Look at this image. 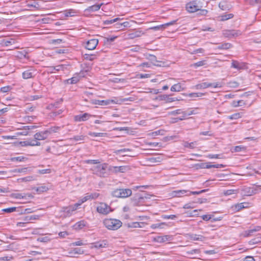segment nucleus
Returning <instances> with one entry per match:
<instances>
[{
    "mask_svg": "<svg viewBox=\"0 0 261 261\" xmlns=\"http://www.w3.org/2000/svg\"><path fill=\"white\" fill-rule=\"evenodd\" d=\"M89 199H91V194H87L85 197L79 200L77 203H80L81 205L82 203Z\"/></svg>",
    "mask_w": 261,
    "mask_h": 261,
    "instance_id": "72a5a7b5",
    "label": "nucleus"
},
{
    "mask_svg": "<svg viewBox=\"0 0 261 261\" xmlns=\"http://www.w3.org/2000/svg\"><path fill=\"white\" fill-rule=\"evenodd\" d=\"M73 252L75 254H83L84 251L81 248H76L73 249Z\"/></svg>",
    "mask_w": 261,
    "mask_h": 261,
    "instance_id": "bf43d9fd",
    "label": "nucleus"
},
{
    "mask_svg": "<svg viewBox=\"0 0 261 261\" xmlns=\"http://www.w3.org/2000/svg\"><path fill=\"white\" fill-rule=\"evenodd\" d=\"M245 105V103L243 102L242 100H240L238 101H233L232 102V106L234 107H237L239 106H242Z\"/></svg>",
    "mask_w": 261,
    "mask_h": 261,
    "instance_id": "58836bf2",
    "label": "nucleus"
},
{
    "mask_svg": "<svg viewBox=\"0 0 261 261\" xmlns=\"http://www.w3.org/2000/svg\"><path fill=\"white\" fill-rule=\"evenodd\" d=\"M206 64L205 61H200L199 62H197L193 64V66L194 67H199L202 66Z\"/></svg>",
    "mask_w": 261,
    "mask_h": 261,
    "instance_id": "4d7b16f0",
    "label": "nucleus"
},
{
    "mask_svg": "<svg viewBox=\"0 0 261 261\" xmlns=\"http://www.w3.org/2000/svg\"><path fill=\"white\" fill-rule=\"evenodd\" d=\"M26 6L29 8H33L38 10L40 8V6L38 2L35 0H28L25 2Z\"/></svg>",
    "mask_w": 261,
    "mask_h": 261,
    "instance_id": "dca6fc26",
    "label": "nucleus"
},
{
    "mask_svg": "<svg viewBox=\"0 0 261 261\" xmlns=\"http://www.w3.org/2000/svg\"><path fill=\"white\" fill-rule=\"evenodd\" d=\"M98 40L96 39H92L87 42L86 47L89 50H93L97 46Z\"/></svg>",
    "mask_w": 261,
    "mask_h": 261,
    "instance_id": "ddd939ff",
    "label": "nucleus"
},
{
    "mask_svg": "<svg viewBox=\"0 0 261 261\" xmlns=\"http://www.w3.org/2000/svg\"><path fill=\"white\" fill-rule=\"evenodd\" d=\"M85 136L83 135L75 136L72 138L70 139V141H81L85 139Z\"/></svg>",
    "mask_w": 261,
    "mask_h": 261,
    "instance_id": "c9c22d12",
    "label": "nucleus"
},
{
    "mask_svg": "<svg viewBox=\"0 0 261 261\" xmlns=\"http://www.w3.org/2000/svg\"><path fill=\"white\" fill-rule=\"evenodd\" d=\"M80 206V204L77 202L74 205H70L68 207H63L61 211V213H62L61 216L67 217L71 216L73 212L76 210Z\"/></svg>",
    "mask_w": 261,
    "mask_h": 261,
    "instance_id": "39448f33",
    "label": "nucleus"
},
{
    "mask_svg": "<svg viewBox=\"0 0 261 261\" xmlns=\"http://www.w3.org/2000/svg\"><path fill=\"white\" fill-rule=\"evenodd\" d=\"M164 225H167V224L165 222H162L158 224H153L150 226V227L152 229H156L158 228H163V226Z\"/></svg>",
    "mask_w": 261,
    "mask_h": 261,
    "instance_id": "4c0bfd02",
    "label": "nucleus"
},
{
    "mask_svg": "<svg viewBox=\"0 0 261 261\" xmlns=\"http://www.w3.org/2000/svg\"><path fill=\"white\" fill-rule=\"evenodd\" d=\"M19 144L21 146H40L41 145L40 142H37V141L35 140L34 138L29 139L23 141H21L20 142Z\"/></svg>",
    "mask_w": 261,
    "mask_h": 261,
    "instance_id": "1a4fd4ad",
    "label": "nucleus"
},
{
    "mask_svg": "<svg viewBox=\"0 0 261 261\" xmlns=\"http://www.w3.org/2000/svg\"><path fill=\"white\" fill-rule=\"evenodd\" d=\"M66 68V67L65 65L61 64L55 66L54 69H55L56 71H58L60 70H64Z\"/></svg>",
    "mask_w": 261,
    "mask_h": 261,
    "instance_id": "8fccbe9b",
    "label": "nucleus"
},
{
    "mask_svg": "<svg viewBox=\"0 0 261 261\" xmlns=\"http://www.w3.org/2000/svg\"><path fill=\"white\" fill-rule=\"evenodd\" d=\"M260 228H260V226H256L254 229H251L250 230H247V231H245L244 235L246 237L250 236L252 234V233H253L254 232H256V231H259L260 229Z\"/></svg>",
    "mask_w": 261,
    "mask_h": 261,
    "instance_id": "c85d7f7f",
    "label": "nucleus"
},
{
    "mask_svg": "<svg viewBox=\"0 0 261 261\" xmlns=\"http://www.w3.org/2000/svg\"><path fill=\"white\" fill-rule=\"evenodd\" d=\"M16 208L15 207H12L5 208L3 211L5 212L10 213L15 212L16 211Z\"/></svg>",
    "mask_w": 261,
    "mask_h": 261,
    "instance_id": "680f3d73",
    "label": "nucleus"
},
{
    "mask_svg": "<svg viewBox=\"0 0 261 261\" xmlns=\"http://www.w3.org/2000/svg\"><path fill=\"white\" fill-rule=\"evenodd\" d=\"M144 33L140 30H136L132 33L128 34L127 38L128 39H134L135 38H138L141 37L142 35H143Z\"/></svg>",
    "mask_w": 261,
    "mask_h": 261,
    "instance_id": "6ab92c4d",
    "label": "nucleus"
},
{
    "mask_svg": "<svg viewBox=\"0 0 261 261\" xmlns=\"http://www.w3.org/2000/svg\"><path fill=\"white\" fill-rule=\"evenodd\" d=\"M109 170L114 172L115 173H124L128 170H129V168L127 166H110L109 167Z\"/></svg>",
    "mask_w": 261,
    "mask_h": 261,
    "instance_id": "6e6552de",
    "label": "nucleus"
},
{
    "mask_svg": "<svg viewBox=\"0 0 261 261\" xmlns=\"http://www.w3.org/2000/svg\"><path fill=\"white\" fill-rule=\"evenodd\" d=\"M224 166L222 164H215V165H210L207 164L206 165V168L207 169L211 168H221L223 167Z\"/></svg>",
    "mask_w": 261,
    "mask_h": 261,
    "instance_id": "a18cd8bd",
    "label": "nucleus"
},
{
    "mask_svg": "<svg viewBox=\"0 0 261 261\" xmlns=\"http://www.w3.org/2000/svg\"><path fill=\"white\" fill-rule=\"evenodd\" d=\"M89 199H91V194H87L85 197L79 200L77 203H80L81 205L82 203Z\"/></svg>",
    "mask_w": 261,
    "mask_h": 261,
    "instance_id": "f704fd0d",
    "label": "nucleus"
},
{
    "mask_svg": "<svg viewBox=\"0 0 261 261\" xmlns=\"http://www.w3.org/2000/svg\"><path fill=\"white\" fill-rule=\"evenodd\" d=\"M177 216L175 215H163L162 216V218L164 219H172L173 220L175 218H176Z\"/></svg>",
    "mask_w": 261,
    "mask_h": 261,
    "instance_id": "13d9d810",
    "label": "nucleus"
},
{
    "mask_svg": "<svg viewBox=\"0 0 261 261\" xmlns=\"http://www.w3.org/2000/svg\"><path fill=\"white\" fill-rule=\"evenodd\" d=\"M132 194V191L129 189H118L112 193L114 197L118 198H126L130 196Z\"/></svg>",
    "mask_w": 261,
    "mask_h": 261,
    "instance_id": "20e7f679",
    "label": "nucleus"
},
{
    "mask_svg": "<svg viewBox=\"0 0 261 261\" xmlns=\"http://www.w3.org/2000/svg\"><path fill=\"white\" fill-rule=\"evenodd\" d=\"M59 129V127H51L47 130L37 133L34 135V138L37 142L46 139L49 135L55 133Z\"/></svg>",
    "mask_w": 261,
    "mask_h": 261,
    "instance_id": "7ed1b4c3",
    "label": "nucleus"
},
{
    "mask_svg": "<svg viewBox=\"0 0 261 261\" xmlns=\"http://www.w3.org/2000/svg\"><path fill=\"white\" fill-rule=\"evenodd\" d=\"M212 86L214 88H221L224 85L223 82H217L215 83H212Z\"/></svg>",
    "mask_w": 261,
    "mask_h": 261,
    "instance_id": "864d4df0",
    "label": "nucleus"
},
{
    "mask_svg": "<svg viewBox=\"0 0 261 261\" xmlns=\"http://www.w3.org/2000/svg\"><path fill=\"white\" fill-rule=\"evenodd\" d=\"M231 47V44L229 43H225L219 46L218 48L220 49H227L230 48Z\"/></svg>",
    "mask_w": 261,
    "mask_h": 261,
    "instance_id": "ea45409f",
    "label": "nucleus"
},
{
    "mask_svg": "<svg viewBox=\"0 0 261 261\" xmlns=\"http://www.w3.org/2000/svg\"><path fill=\"white\" fill-rule=\"evenodd\" d=\"M184 90L180 83L173 85L170 88V90L172 92H180Z\"/></svg>",
    "mask_w": 261,
    "mask_h": 261,
    "instance_id": "a878e982",
    "label": "nucleus"
},
{
    "mask_svg": "<svg viewBox=\"0 0 261 261\" xmlns=\"http://www.w3.org/2000/svg\"><path fill=\"white\" fill-rule=\"evenodd\" d=\"M260 241L258 238H255L249 241V243L250 245H254L257 244L258 242H259Z\"/></svg>",
    "mask_w": 261,
    "mask_h": 261,
    "instance_id": "774afa93",
    "label": "nucleus"
},
{
    "mask_svg": "<svg viewBox=\"0 0 261 261\" xmlns=\"http://www.w3.org/2000/svg\"><path fill=\"white\" fill-rule=\"evenodd\" d=\"M212 83L204 82L196 85L195 86V88L197 90L204 89L212 87Z\"/></svg>",
    "mask_w": 261,
    "mask_h": 261,
    "instance_id": "4be33fe9",
    "label": "nucleus"
},
{
    "mask_svg": "<svg viewBox=\"0 0 261 261\" xmlns=\"http://www.w3.org/2000/svg\"><path fill=\"white\" fill-rule=\"evenodd\" d=\"M231 67L237 69V70H241L246 68L245 63L239 62L237 61L233 60L231 63Z\"/></svg>",
    "mask_w": 261,
    "mask_h": 261,
    "instance_id": "f3484780",
    "label": "nucleus"
},
{
    "mask_svg": "<svg viewBox=\"0 0 261 261\" xmlns=\"http://www.w3.org/2000/svg\"><path fill=\"white\" fill-rule=\"evenodd\" d=\"M34 180V177L32 176H29L23 178H20L18 179L19 182H28Z\"/></svg>",
    "mask_w": 261,
    "mask_h": 261,
    "instance_id": "e433bc0d",
    "label": "nucleus"
},
{
    "mask_svg": "<svg viewBox=\"0 0 261 261\" xmlns=\"http://www.w3.org/2000/svg\"><path fill=\"white\" fill-rule=\"evenodd\" d=\"M197 112H196V110H191L188 112L184 111L182 112L183 116L181 117L178 118L179 120H182L185 119V117L188 116H190L193 114H197Z\"/></svg>",
    "mask_w": 261,
    "mask_h": 261,
    "instance_id": "412c9836",
    "label": "nucleus"
},
{
    "mask_svg": "<svg viewBox=\"0 0 261 261\" xmlns=\"http://www.w3.org/2000/svg\"><path fill=\"white\" fill-rule=\"evenodd\" d=\"M233 14H231V13H229V14H225L222 15L220 16L219 17V18H220V21H225V20H227L230 18H233Z\"/></svg>",
    "mask_w": 261,
    "mask_h": 261,
    "instance_id": "7c9ffc66",
    "label": "nucleus"
},
{
    "mask_svg": "<svg viewBox=\"0 0 261 261\" xmlns=\"http://www.w3.org/2000/svg\"><path fill=\"white\" fill-rule=\"evenodd\" d=\"M93 103L95 105H98L100 106H107L109 105L111 103H117V102H116L113 99H108V100H95Z\"/></svg>",
    "mask_w": 261,
    "mask_h": 261,
    "instance_id": "2eb2a0df",
    "label": "nucleus"
},
{
    "mask_svg": "<svg viewBox=\"0 0 261 261\" xmlns=\"http://www.w3.org/2000/svg\"><path fill=\"white\" fill-rule=\"evenodd\" d=\"M223 34L225 37L232 38L241 35V32L239 30H226Z\"/></svg>",
    "mask_w": 261,
    "mask_h": 261,
    "instance_id": "9b49d317",
    "label": "nucleus"
},
{
    "mask_svg": "<svg viewBox=\"0 0 261 261\" xmlns=\"http://www.w3.org/2000/svg\"><path fill=\"white\" fill-rule=\"evenodd\" d=\"M34 73V71H33L32 69H29L25 70L22 73V77L24 79H28L31 78L33 77Z\"/></svg>",
    "mask_w": 261,
    "mask_h": 261,
    "instance_id": "5701e85b",
    "label": "nucleus"
},
{
    "mask_svg": "<svg viewBox=\"0 0 261 261\" xmlns=\"http://www.w3.org/2000/svg\"><path fill=\"white\" fill-rule=\"evenodd\" d=\"M85 244H84L82 241H78L75 242H73L71 244V245L75 246H82L84 245Z\"/></svg>",
    "mask_w": 261,
    "mask_h": 261,
    "instance_id": "69168bd1",
    "label": "nucleus"
},
{
    "mask_svg": "<svg viewBox=\"0 0 261 261\" xmlns=\"http://www.w3.org/2000/svg\"><path fill=\"white\" fill-rule=\"evenodd\" d=\"M241 117V115L240 113H235L233 115L229 116V118L230 119H237Z\"/></svg>",
    "mask_w": 261,
    "mask_h": 261,
    "instance_id": "052dcab7",
    "label": "nucleus"
},
{
    "mask_svg": "<svg viewBox=\"0 0 261 261\" xmlns=\"http://www.w3.org/2000/svg\"><path fill=\"white\" fill-rule=\"evenodd\" d=\"M103 5V3L98 5H94L90 6L86 9V11L88 12H92L94 11H98L100 9L101 6Z\"/></svg>",
    "mask_w": 261,
    "mask_h": 261,
    "instance_id": "393cba45",
    "label": "nucleus"
},
{
    "mask_svg": "<svg viewBox=\"0 0 261 261\" xmlns=\"http://www.w3.org/2000/svg\"><path fill=\"white\" fill-rule=\"evenodd\" d=\"M80 80L79 76H74L68 80V83L70 84H75Z\"/></svg>",
    "mask_w": 261,
    "mask_h": 261,
    "instance_id": "49530a36",
    "label": "nucleus"
},
{
    "mask_svg": "<svg viewBox=\"0 0 261 261\" xmlns=\"http://www.w3.org/2000/svg\"><path fill=\"white\" fill-rule=\"evenodd\" d=\"M149 29L157 31V30H164V29H165V28H164V27L163 24H161L160 25L151 27Z\"/></svg>",
    "mask_w": 261,
    "mask_h": 261,
    "instance_id": "6e6d98bb",
    "label": "nucleus"
},
{
    "mask_svg": "<svg viewBox=\"0 0 261 261\" xmlns=\"http://www.w3.org/2000/svg\"><path fill=\"white\" fill-rule=\"evenodd\" d=\"M15 43V41L14 39L11 38L10 39H4L2 41V45L3 46H8L14 44Z\"/></svg>",
    "mask_w": 261,
    "mask_h": 261,
    "instance_id": "cd10ccee",
    "label": "nucleus"
},
{
    "mask_svg": "<svg viewBox=\"0 0 261 261\" xmlns=\"http://www.w3.org/2000/svg\"><path fill=\"white\" fill-rule=\"evenodd\" d=\"M118 27H117V29L122 30L121 28L122 27H129V22L127 21L124 22L122 23L118 24Z\"/></svg>",
    "mask_w": 261,
    "mask_h": 261,
    "instance_id": "5fc2aeb1",
    "label": "nucleus"
},
{
    "mask_svg": "<svg viewBox=\"0 0 261 261\" xmlns=\"http://www.w3.org/2000/svg\"><path fill=\"white\" fill-rule=\"evenodd\" d=\"M88 135L93 136V137H103L105 136L106 134L101 133H94V132H89Z\"/></svg>",
    "mask_w": 261,
    "mask_h": 261,
    "instance_id": "79ce46f5",
    "label": "nucleus"
},
{
    "mask_svg": "<svg viewBox=\"0 0 261 261\" xmlns=\"http://www.w3.org/2000/svg\"><path fill=\"white\" fill-rule=\"evenodd\" d=\"M103 223L108 229L113 230L118 229L122 225L120 220L115 219H106L103 220Z\"/></svg>",
    "mask_w": 261,
    "mask_h": 261,
    "instance_id": "f257e3e1",
    "label": "nucleus"
},
{
    "mask_svg": "<svg viewBox=\"0 0 261 261\" xmlns=\"http://www.w3.org/2000/svg\"><path fill=\"white\" fill-rule=\"evenodd\" d=\"M204 93L199 92V93H192L189 94L191 97H200L204 95Z\"/></svg>",
    "mask_w": 261,
    "mask_h": 261,
    "instance_id": "3c124183",
    "label": "nucleus"
},
{
    "mask_svg": "<svg viewBox=\"0 0 261 261\" xmlns=\"http://www.w3.org/2000/svg\"><path fill=\"white\" fill-rule=\"evenodd\" d=\"M127 151H130V149L128 148H124L121 149H119L116 151H115L114 152L116 154L121 153H124Z\"/></svg>",
    "mask_w": 261,
    "mask_h": 261,
    "instance_id": "e2e57ef3",
    "label": "nucleus"
},
{
    "mask_svg": "<svg viewBox=\"0 0 261 261\" xmlns=\"http://www.w3.org/2000/svg\"><path fill=\"white\" fill-rule=\"evenodd\" d=\"M120 19V18L117 17V18H114L113 19H111V20H107L104 21V24H112L113 23H114V22L117 21L118 20H119Z\"/></svg>",
    "mask_w": 261,
    "mask_h": 261,
    "instance_id": "c03bdc74",
    "label": "nucleus"
},
{
    "mask_svg": "<svg viewBox=\"0 0 261 261\" xmlns=\"http://www.w3.org/2000/svg\"><path fill=\"white\" fill-rule=\"evenodd\" d=\"M186 8L189 12L194 13L199 10L201 6L197 1H193L187 3Z\"/></svg>",
    "mask_w": 261,
    "mask_h": 261,
    "instance_id": "423d86ee",
    "label": "nucleus"
},
{
    "mask_svg": "<svg viewBox=\"0 0 261 261\" xmlns=\"http://www.w3.org/2000/svg\"><path fill=\"white\" fill-rule=\"evenodd\" d=\"M23 221H24L23 222H18L17 223V225L18 226H22L24 224L28 223L30 221L29 216L25 217L24 218Z\"/></svg>",
    "mask_w": 261,
    "mask_h": 261,
    "instance_id": "a19ab883",
    "label": "nucleus"
},
{
    "mask_svg": "<svg viewBox=\"0 0 261 261\" xmlns=\"http://www.w3.org/2000/svg\"><path fill=\"white\" fill-rule=\"evenodd\" d=\"M247 204L246 203H241L236 204L234 206V208L235 210L239 211L244 208L247 207Z\"/></svg>",
    "mask_w": 261,
    "mask_h": 261,
    "instance_id": "473e14b6",
    "label": "nucleus"
},
{
    "mask_svg": "<svg viewBox=\"0 0 261 261\" xmlns=\"http://www.w3.org/2000/svg\"><path fill=\"white\" fill-rule=\"evenodd\" d=\"M158 99L161 101H165L167 103L172 102L178 100L177 98L170 97L169 95L164 94L159 96Z\"/></svg>",
    "mask_w": 261,
    "mask_h": 261,
    "instance_id": "4468645a",
    "label": "nucleus"
},
{
    "mask_svg": "<svg viewBox=\"0 0 261 261\" xmlns=\"http://www.w3.org/2000/svg\"><path fill=\"white\" fill-rule=\"evenodd\" d=\"M237 190H227L224 191V194L225 195H230L233 194L237 193Z\"/></svg>",
    "mask_w": 261,
    "mask_h": 261,
    "instance_id": "de8ad7c7",
    "label": "nucleus"
},
{
    "mask_svg": "<svg viewBox=\"0 0 261 261\" xmlns=\"http://www.w3.org/2000/svg\"><path fill=\"white\" fill-rule=\"evenodd\" d=\"M172 239V237L169 235H166L164 236H159L156 238V241L160 243L165 242L168 241H171Z\"/></svg>",
    "mask_w": 261,
    "mask_h": 261,
    "instance_id": "aec40b11",
    "label": "nucleus"
},
{
    "mask_svg": "<svg viewBox=\"0 0 261 261\" xmlns=\"http://www.w3.org/2000/svg\"><path fill=\"white\" fill-rule=\"evenodd\" d=\"M195 144V142L188 143V142H186L184 144V146L186 147L193 148H194Z\"/></svg>",
    "mask_w": 261,
    "mask_h": 261,
    "instance_id": "0e129e2a",
    "label": "nucleus"
},
{
    "mask_svg": "<svg viewBox=\"0 0 261 261\" xmlns=\"http://www.w3.org/2000/svg\"><path fill=\"white\" fill-rule=\"evenodd\" d=\"M207 190H201L200 191H192V192H190L189 191V192L188 193V194H189V196L191 194H193V195H199L201 193H204L205 192V191H206Z\"/></svg>",
    "mask_w": 261,
    "mask_h": 261,
    "instance_id": "603ef678",
    "label": "nucleus"
},
{
    "mask_svg": "<svg viewBox=\"0 0 261 261\" xmlns=\"http://www.w3.org/2000/svg\"><path fill=\"white\" fill-rule=\"evenodd\" d=\"M188 192L189 191L186 190H175L172 191L169 194V196L171 197H181L184 195L189 196Z\"/></svg>",
    "mask_w": 261,
    "mask_h": 261,
    "instance_id": "9d476101",
    "label": "nucleus"
},
{
    "mask_svg": "<svg viewBox=\"0 0 261 261\" xmlns=\"http://www.w3.org/2000/svg\"><path fill=\"white\" fill-rule=\"evenodd\" d=\"M189 238L193 241H202L204 240V237L201 235L192 234L189 235Z\"/></svg>",
    "mask_w": 261,
    "mask_h": 261,
    "instance_id": "bb28decb",
    "label": "nucleus"
},
{
    "mask_svg": "<svg viewBox=\"0 0 261 261\" xmlns=\"http://www.w3.org/2000/svg\"><path fill=\"white\" fill-rule=\"evenodd\" d=\"M97 212L102 215H107L112 211L111 207L105 203L101 202L96 208Z\"/></svg>",
    "mask_w": 261,
    "mask_h": 261,
    "instance_id": "0eeeda50",
    "label": "nucleus"
},
{
    "mask_svg": "<svg viewBox=\"0 0 261 261\" xmlns=\"http://www.w3.org/2000/svg\"><path fill=\"white\" fill-rule=\"evenodd\" d=\"M86 225V222L84 220H81L76 223L73 225V228L75 230H80L84 228Z\"/></svg>",
    "mask_w": 261,
    "mask_h": 261,
    "instance_id": "b1692460",
    "label": "nucleus"
},
{
    "mask_svg": "<svg viewBox=\"0 0 261 261\" xmlns=\"http://www.w3.org/2000/svg\"><path fill=\"white\" fill-rule=\"evenodd\" d=\"M91 115L88 113H84L82 115H78L74 116V120L75 121L80 122L84 121L88 119Z\"/></svg>",
    "mask_w": 261,
    "mask_h": 261,
    "instance_id": "a211bd4d",
    "label": "nucleus"
},
{
    "mask_svg": "<svg viewBox=\"0 0 261 261\" xmlns=\"http://www.w3.org/2000/svg\"><path fill=\"white\" fill-rule=\"evenodd\" d=\"M84 58L86 60L92 61L95 59V56L93 55L85 54L84 55Z\"/></svg>",
    "mask_w": 261,
    "mask_h": 261,
    "instance_id": "09e8293b",
    "label": "nucleus"
},
{
    "mask_svg": "<svg viewBox=\"0 0 261 261\" xmlns=\"http://www.w3.org/2000/svg\"><path fill=\"white\" fill-rule=\"evenodd\" d=\"M108 246V241L106 240H102L99 242H97L92 244L90 248H97L100 249L103 248H106Z\"/></svg>",
    "mask_w": 261,
    "mask_h": 261,
    "instance_id": "f8f14e48",
    "label": "nucleus"
},
{
    "mask_svg": "<svg viewBox=\"0 0 261 261\" xmlns=\"http://www.w3.org/2000/svg\"><path fill=\"white\" fill-rule=\"evenodd\" d=\"M244 190L247 193L246 194H245L246 196H251L257 193L256 190L253 188H246L244 189Z\"/></svg>",
    "mask_w": 261,
    "mask_h": 261,
    "instance_id": "c756f323",
    "label": "nucleus"
},
{
    "mask_svg": "<svg viewBox=\"0 0 261 261\" xmlns=\"http://www.w3.org/2000/svg\"><path fill=\"white\" fill-rule=\"evenodd\" d=\"M107 169L108 164L103 163L93 166L91 170L94 174L100 177H105L108 175L107 172Z\"/></svg>",
    "mask_w": 261,
    "mask_h": 261,
    "instance_id": "f03ea898",
    "label": "nucleus"
},
{
    "mask_svg": "<svg viewBox=\"0 0 261 261\" xmlns=\"http://www.w3.org/2000/svg\"><path fill=\"white\" fill-rule=\"evenodd\" d=\"M245 148L242 146H236L234 148V151L235 152H239L242 150H245Z\"/></svg>",
    "mask_w": 261,
    "mask_h": 261,
    "instance_id": "338daca9",
    "label": "nucleus"
},
{
    "mask_svg": "<svg viewBox=\"0 0 261 261\" xmlns=\"http://www.w3.org/2000/svg\"><path fill=\"white\" fill-rule=\"evenodd\" d=\"M51 236V234H49L48 236L41 238L39 239V240L41 242H47L52 239V238L50 237Z\"/></svg>",
    "mask_w": 261,
    "mask_h": 261,
    "instance_id": "37998d69",
    "label": "nucleus"
},
{
    "mask_svg": "<svg viewBox=\"0 0 261 261\" xmlns=\"http://www.w3.org/2000/svg\"><path fill=\"white\" fill-rule=\"evenodd\" d=\"M219 8L222 10H227L229 9V5L227 4L226 2H221L219 3Z\"/></svg>",
    "mask_w": 261,
    "mask_h": 261,
    "instance_id": "2f4dec72",
    "label": "nucleus"
}]
</instances>
